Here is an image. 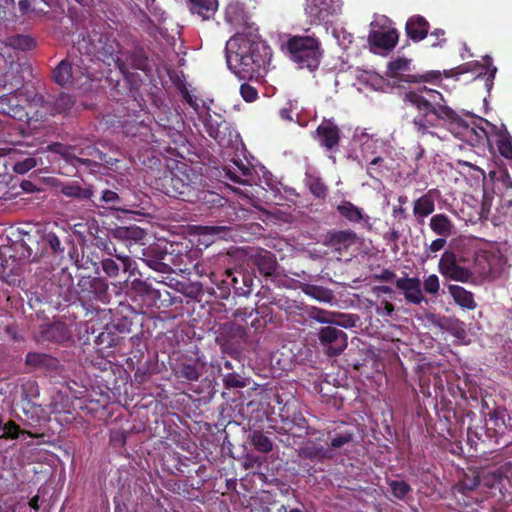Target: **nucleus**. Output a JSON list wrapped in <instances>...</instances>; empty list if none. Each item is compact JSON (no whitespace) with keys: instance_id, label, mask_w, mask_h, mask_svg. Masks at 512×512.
I'll use <instances>...</instances> for the list:
<instances>
[{"instance_id":"nucleus-1","label":"nucleus","mask_w":512,"mask_h":512,"mask_svg":"<svg viewBox=\"0 0 512 512\" xmlns=\"http://www.w3.org/2000/svg\"><path fill=\"white\" fill-rule=\"evenodd\" d=\"M421 92H424L425 95L416 92L406 94V100L419 112V115L414 118V123L418 128H429V126L437 125L438 121L458 128H484V124L490 128H497L495 124H491L488 120L469 111L462 110L461 113H458L449 106L442 105L443 95L436 90L424 86Z\"/></svg>"},{"instance_id":"nucleus-2","label":"nucleus","mask_w":512,"mask_h":512,"mask_svg":"<svg viewBox=\"0 0 512 512\" xmlns=\"http://www.w3.org/2000/svg\"><path fill=\"white\" fill-rule=\"evenodd\" d=\"M203 175L191 165L176 162L155 177L154 187L163 194L190 203L214 202L217 194L205 188Z\"/></svg>"},{"instance_id":"nucleus-3","label":"nucleus","mask_w":512,"mask_h":512,"mask_svg":"<svg viewBox=\"0 0 512 512\" xmlns=\"http://www.w3.org/2000/svg\"><path fill=\"white\" fill-rule=\"evenodd\" d=\"M229 69L242 80L262 82L268 72V48L245 34H236L226 44Z\"/></svg>"},{"instance_id":"nucleus-4","label":"nucleus","mask_w":512,"mask_h":512,"mask_svg":"<svg viewBox=\"0 0 512 512\" xmlns=\"http://www.w3.org/2000/svg\"><path fill=\"white\" fill-rule=\"evenodd\" d=\"M76 49L80 54L86 55L88 61L94 57L108 66L114 65L123 74L127 72V61L124 60L125 47L109 30L94 31L88 39L78 41Z\"/></svg>"},{"instance_id":"nucleus-5","label":"nucleus","mask_w":512,"mask_h":512,"mask_svg":"<svg viewBox=\"0 0 512 512\" xmlns=\"http://www.w3.org/2000/svg\"><path fill=\"white\" fill-rule=\"evenodd\" d=\"M287 51L290 59L300 69L314 72L318 69L323 57L320 40L315 36H293L287 41Z\"/></svg>"},{"instance_id":"nucleus-6","label":"nucleus","mask_w":512,"mask_h":512,"mask_svg":"<svg viewBox=\"0 0 512 512\" xmlns=\"http://www.w3.org/2000/svg\"><path fill=\"white\" fill-rule=\"evenodd\" d=\"M187 130H149L145 134L146 144L143 149L152 150L161 155L169 154L171 156H183L182 149L186 148L187 136L184 134Z\"/></svg>"},{"instance_id":"nucleus-7","label":"nucleus","mask_w":512,"mask_h":512,"mask_svg":"<svg viewBox=\"0 0 512 512\" xmlns=\"http://www.w3.org/2000/svg\"><path fill=\"white\" fill-rule=\"evenodd\" d=\"M218 296L227 299L231 290L238 296H249L253 291L254 277L250 272L242 270L225 269L221 275L214 276Z\"/></svg>"},{"instance_id":"nucleus-8","label":"nucleus","mask_w":512,"mask_h":512,"mask_svg":"<svg viewBox=\"0 0 512 512\" xmlns=\"http://www.w3.org/2000/svg\"><path fill=\"white\" fill-rule=\"evenodd\" d=\"M92 71L85 63V59L79 58L75 62L62 60L53 70L55 82L62 87L80 88L91 78Z\"/></svg>"},{"instance_id":"nucleus-9","label":"nucleus","mask_w":512,"mask_h":512,"mask_svg":"<svg viewBox=\"0 0 512 512\" xmlns=\"http://www.w3.org/2000/svg\"><path fill=\"white\" fill-rule=\"evenodd\" d=\"M411 60L407 58H397L388 63V77L392 78L399 86L402 83H421L434 82L441 79L440 71H428L424 74H414L411 72Z\"/></svg>"},{"instance_id":"nucleus-10","label":"nucleus","mask_w":512,"mask_h":512,"mask_svg":"<svg viewBox=\"0 0 512 512\" xmlns=\"http://www.w3.org/2000/svg\"><path fill=\"white\" fill-rule=\"evenodd\" d=\"M505 263V258L499 252L481 250L474 256V273L484 279L494 280L502 275Z\"/></svg>"},{"instance_id":"nucleus-11","label":"nucleus","mask_w":512,"mask_h":512,"mask_svg":"<svg viewBox=\"0 0 512 512\" xmlns=\"http://www.w3.org/2000/svg\"><path fill=\"white\" fill-rule=\"evenodd\" d=\"M76 292L82 302L109 301L108 283L104 278L93 276H82L78 280Z\"/></svg>"},{"instance_id":"nucleus-12","label":"nucleus","mask_w":512,"mask_h":512,"mask_svg":"<svg viewBox=\"0 0 512 512\" xmlns=\"http://www.w3.org/2000/svg\"><path fill=\"white\" fill-rule=\"evenodd\" d=\"M327 447L333 458L340 455L345 446L354 442L355 429L351 424L335 422L333 426L326 429Z\"/></svg>"},{"instance_id":"nucleus-13","label":"nucleus","mask_w":512,"mask_h":512,"mask_svg":"<svg viewBox=\"0 0 512 512\" xmlns=\"http://www.w3.org/2000/svg\"><path fill=\"white\" fill-rule=\"evenodd\" d=\"M22 79H16L15 83H10V91L0 96V114L19 121H23L26 114V108L20 104L19 97L23 95L21 88Z\"/></svg>"},{"instance_id":"nucleus-14","label":"nucleus","mask_w":512,"mask_h":512,"mask_svg":"<svg viewBox=\"0 0 512 512\" xmlns=\"http://www.w3.org/2000/svg\"><path fill=\"white\" fill-rule=\"evenodd\" d=\"M325 325L318 330V340L327 355L338 356L348 345L347 334L333 325Z\"/></svg>"},{"instance_id":"nucleus-15","label":"nucleus","mask_w":512,"mask_h":512,"mask_svg":"<svg viewBox=\"0 0 512 512\" xmlns=\"http://www.w3.org/2000/svg\"><path fill=\"white\" fill-rule=\"evenodd\" d=\"M305 15L310 24L319 25L330 21L340 10L339 0H306Z\"/></svg>"},{"instance_id":"nucleus-16","label":"nucleus","mask_w":512,"mask_h":512,"mask_svg":"<svg viewBox=\"0 0 512 512\" xmlns=\"http://www.w3.org/2000/svg\"><path fill=\"white\" fill-rule=\"evenodd\" d=\"M439 272L446 279L468 283L472 279L473 272L466 267L461 266L454 252L445 251L438 264Z\"/></svg>"},{"instance_id":"nucleus-17","label":"nucleus","mask_w":512,"mask_h":512,"mask_svg":"<svg viewBox=\"0 0 512 512\" xmlns=\"http://www.w3.org/2000/svg\"><path fill=\"white\" fill-rule=\"evenodd\" d=\"M119 36L123 42L131 41L132 43V49L130 51L125 50L123 57L127 61V69L132 67L145 73H150L152 71V62L145 49L134 39L130 32L120 33Z\"/></svg>"},{"instance_id":"nucleus-18","label":"nucleus","mask_w":512,"mask_h":512,"mask_svg":"<svg viewBox=\"0 0 512 512\" xmlns=\"http://www.w3.org/2000/svg\"><path fill=\"white\" fill-rule=\"evenodd\" d=\"M306 314L310 320L320 324H329L337 328H350L355 326V319L349 314L332 312L316 306H308L306 308Z\"/></svg>"},{"instance_id":"nucleus-19","label":"nucleus","mask_w":512,"mask_h":512,"mask_svg":"<svg viewBox=\"0 0 512 512\" xmlns=\"http://www.w3.org/2000/svg\"><path fill=\"white\" fill-rule=\"evenodd\" d=\"M358 241V236L351 229L330 230L323 236L322 244L331 248L334 252L342 255L347 253L350 247Z\"/></svg>"},{"instance_id":"nucleus-20","label":"nucleus","mask_w":512,"mask_h":512,"mask_svg":"<svg viewBox=\"0 0 512 512\" xmlns=\"http://www.w3.org/2000/svg\"><path fill=\"white\" fill-rule=\"evenodd\" d=\"M152 252L154 253L145 254V258L142 260L149 268L157 272L164 274L171 273L174 271L171 264L179 267L182 263V255H177L174 258L172 253L167 252L166 250L153 249Z\"/></svg>"},{"instance_id":"nucleus-21","label":"nucleus","mask_w":512,"mask_h":512,"mask_svg":"<svg viewBox=\"0 0 512 512\" xmlns=\"http://www.w3.org/2000/svg\"><path fill=\"white\" fill-rule=\"evenodd\" d=\"M72 339V330L62 322L55 321L50 324L42 325L39 329L38 341H50L58 344L68 342Z\"/></svg>"},{"instance_id":"nucleus-22","label":"nucleus","mask_w":512,"mask_h":512,"mask_svg":"<svg viewBox=\"0 0 512 512\" xmlns=\"http://www.w3.org/2000/svg\"><path fill=\"white\" fill-rule=\"evenodd\" d=\"M25 108L27 115L22 122H26L30 127L33 123H44L48 120L49 116L54 115L52 103L44 101L42 97L33 99Z\"/></svg>"},{"instance_id":"nucleus-23","label":"nucleus","mask_w":512,"mask_h":512,"mask_svg":"<svg viewBox=\"0 0 512 512\" xmlns=\"http://www.w3.org/2000/svg\"><path fill=\"white\" fill-rule=\"evenodd\" d=\"M487 138L490 147H496L499 154L512 160V136L508 130H480Z\"/></svg>"},{"instance_id":"nucleus-24","label":"nucleus","mask_w":512,"mask_h":512,"mask_svg":"<svg viewBox=\"0 0 512 512\" xmlns=\"http://www.w3.org/2000/svg\"><path fill=\"white\" fill-rule=\"evenodd\" d=\"M396 287L403 292L407 303L419 305L425 300L421 281L417 277H402L395 280Z\"/></svg>"},{"instance_id":"nucleus-25","label":"nucleus","mask_w":512,"mask_h":512,"mask_svg":"<svg viewBox=\"0 0 512 512\" xmlns=\"http://www.w3.org/2000/svg\"><path fill=\"white\" fill-rule=\"evenodd\" d=\"M250 259L260 275L264 277H273L276 275L278 263L276 256L272 252L259 249Z\"/></svg>"},{"instance_id":"nucleus-26","label":"nucleus","mask_w":512,"mask_h":512,"mask_svg":"<svg viewBox=\"0 0 512 512\" xmlns=\"http://www.w3.org/2000/svg\"><path fill=\"white\" fill-rule=\"evenodd\" d=\"M399 33L396 28L387 31L371 30L368 35V43L371 47L391 51L397 45Z\"/></svg>"},{"instance_id":"nucleus-27","label":"nucleus","mask_w":512,"mask_h":512,"mask_svg":"<svg viewBox=\"0 0 512 512\" xmlns=\"http://www.w3.org/2000/svg\"><path fill=\"white\" fill-rule=\"evenodd\" d=\"M298 456L301 459L309 460L314 463H323L334 459L327 446L315 441H307L298 449Z\"/></svg>"},{"instance_id":"nucleus-28","label":"nucleus","mask_w":512,"mask_h":512,"mask_svg":"<svg viewBox=\"0 0 512 512\" xmlns=\"http://www.w3.org/2000/svg\"><path fill=\"white\" fill-rule=\"evenodd\" d=\"M93 204L95 207L103 208L105 210H112L117 212L130 211V205L127 203V201L116 191L111 189H104L101 192V196L98 201H93Z\"/></svg>"},{"instance_id":"nucleus-29","label":"nucleus","mask_w":512,"mask_h":512,"mask_svg":"<svg viewBox=\"0 0 512 512\" xmlns=\"http://www.w3.org/2000/svg\"><path fill=\"white\" fill-rule=\"evenodd\" d=\"M102 245V250L107 255L106 258H113L122 262L124 274L128 272L129 275H133L135 273V262L130 257L129 250L118 248L111 240L104 242Z\"/></svg>"},{"instance_id":"nucleus-30","label":"nucleus","mask_w":512,"mask_h":512,"mask_svg":"<svg viewBox=\"0 0 512 512\" xmlns=\"http://www.w3.org/2000/svg\"><path fill=\"white\" fill-rule=\"evenodd\" d=\"M25 364L34 369H43L48 372H57L60 368V362L56 357L39 352L27 353Z\"/></svg>"},{"instance_id":"nucleus-31","label":"nucleus","mask_w":512,"mask_h":512,"mask_svg":"<svg viewBox=\"0 0 512 512\" xmlns=\"http://www.w3.org/2000/svg\"><path fill=\"white\" fill-rule=\"evenodd\" d=\"M60 192L64 196L78 201L91 200L94 195L93 186L91 184L82 185L79 181H70L61 184Z\"/></svg>"},{"instance_id":"nucleus-32","label":"nucleus","mask_w":512,"mask_h":512,"mask_svg":"<svg viewBox=\"0 0 512 512\" xmlns=\"http://www.w3.org/2000/svg\"><path fill=\"white\" fill-rule=\"evenodd\" d=\"M145 236V232L142 228L131 225V226H118L112 230V237L123 244L126 250H129L130 246L136 244L142 240Z\"/></svg>"},{"instance_id":"nucleus-33","label":"nucleus","mask_w":512,"mask_h":512,"mask_svg":"<svg viewBox=\"0 0 512 512\" xmlns=\"http://www.w3.org/2000/svg\"><path fill=\"white\" fill-rule=\"evenodd\" d=\"M430 29L428 21L421 15L411 16L405 25L407 36L414 42H420L426 38Z\"/></svg>"},{"instance_id":"nucleus-34","label":"nucleus","mask_w":512,"mask_h":512,"mask_svg":"<svg viewBox=\"0 0 512 512\" xmlns=\"http://www.w3.org/2000/svg\"><path fill=\"white\" fill-rule=\"evenodd\" d=\"M508 464L483 472L480 476L481 486L490 490H498L502 493L504 480L507 479Z\"/></svg>"},{"instance_id":"nucleus-35","label":"nucleus","mask_w":512,"mask_h":512,"mask_svg":"<svg viewBox=\"0 0 512 512\" xmlns=\"http://www.w3.org/2000/svg\"><path fill=\"white\" fill-rule=\"evenodd\" d=\"M336 210L341 217L352 224L369 221V216L364 213L363 209L348 200L341 201Z\"/></svg>"},{"instance_id":"nucleus-36","label":"nucleus","mask_w":512,"mask_h":512,"mask_svg":"<svg viewBox=\"0 0 512 512\" xmlns=\"http://www.w3.org/2000/svg\"><path fill=\"white\" fill-rule=\"evenodd\" d=\"M448 292L453 298L454 302L465 310H474L477 307V303L474 299V295L471 291H468L460 285L450 284L448 286Z\"/></svg>"},{"instance_id":"nucleus-37","label":"nucleus","mask_w":512,"mask_h":512,"mask_svg":"<svg viewBox=\"0 0 512 512\" xmlns=\"http://www.w3.org/2000/svg\"><path fill=\"white\" fill-rule=\"evenodd\" d=\"M187 7L192 14L209 20L218 9V0H187Z\"/></svg>"},{"instance_id":"nucleus-38","label":"nucleus","mask_w":512,"mask_h":512,"mask_svg":"<svg viewBox=\"0 0 512 512\" xmlns=\"http://www.w3.org/2000/svg\"><path fill=\"white\" fill-rule=\"evenodd\" d=\"M313 138L326 151H338V146L341 139L339 130H315Z\"/></svg>"},{"instance_id":"nucleus-39","label":"nucleus","mask_w":512,"mask_h":512,"mask_svg":"<svg viewBox=\"0 0 512 512\" xmlns=\"http://www.w3.org/2000/svg\"><path fill=\"white\" fill-rule=\"evenodd\" d=\"M429 226L438 236L447 238L453 234L454 224L446 214H435L431 217Z\"/></svg>"},{"instance_id":"nucleus-40","label":"nucleus","mask_w":512,"mask_h":512,"mask_svg":"<svg viewBox=\"0 0 512 512\" xmlns=\"http://www.w3.org/2000/svg\"><path fill=\"white\" fill-rule=\"evenodd\" d=\"M299 288L305 295L322 303H331L334 299L332 290L323 286L301 283Z\"/></svg>"},{"instance_id":"nucleus-41","label":"nucleus","mask_w":512,"mask_h":512,"mask_svg":"<svg viewBox=\"0 0 512 512\" xmlns=\"http://www.w3.org/2000/svg\"><path fill=\"white\" fill-rule=\"evenodd\" d=\"M388 492L399 501H407L412 493L411 485L402 479H387Z\"/></svg>"},{"instance_id":"nucleus-42","label":"nucleus","mask_w":512,"mask_h":512,"mask_svg":"<svg viewBox=\"0 0 512 512\" xmlns=\"http://www.w3.org/2000/svg\"><path fill=\"white\" fill-rule=\"evenodd\" d=\"M435 210V203L430 192L424 194L414 201L413 213L416 218H425L432 214Z\"/></svg>"},{"instance_id":"nucleus-43","label":"nucleus","mask_w":512,"mask_h":512,"mask_svg":"<svg viewBox=\"0 0 512 512\" xmlns=\"http://www.w3.org/2000/svg\"><path fill=\"white\" fill-rule=\"evenodd\" d=\"M305 185L308 187L310 193L317 199L324 200L328 195L329 188L319 176L306 174Z\"/></svg>"},{"instance_id":"nucleus-44","label":"nucleus","mask_w":512,"mask_h":512,"mask_svg":"<svg viewBox=\"0 0 512 512\" xmlns=\"http://www.w3.org/2000/svg\"><path fill=\"white\" fill-rule=\"evenodd\" d=\"M6 44L13 49L30 51L36 46L34 38L29 35L16 34L7 38Z\"/></svg>"},{"instance_id":"nucleus-45","label":"nucleus","mask_w":512,"mask_h":512,"mask_svg":"<svg viewBox=\"0 0 512 512\" xmlns=\"http://www.w3.org/2000/svg\"><path fill=\"white\" fill-rule=\"evenodd\" d=\"M271 304L284 311L288 316L296 315L302 309V303L285 296L274 298Z\"/></svg>"},{"instance_id":"nucleus-46","label":"nucleus","mask_w":512,"mask_h":512,"mask_svg":"<svg viewBox=\"0 0 512 512\" xmlns=\"http://www.w3.org/2000/svg\"><path fill=\"white\" fill-rule=\"evenodd\" d=\"M22 433H25V431L17 423L12 420L3 422V419L0 417V439H17Z\"/></svg>"},{"instance_id":"nucleus-47","label":"nucleus","mask_w":512,"mask_h":512,"mask_svg":"<svg viewBox=\"0 0 512 512\" xmlns=\"http://www.w3.org/2000/svg\"><path fill=\"white\" fill-rule=\"evenodd\" d=\"M250 439L254 448L261 453H269L273 449L272 441L261 431H253Z\"/></svg>"},{"instance_id":"nucleus-48","label":"nucleus","mask_w":512,"mask_h":512,"mask_svg":"<svg viewBox=\"0 0 512 512\" xmlns=\"http://www.w3.org/2000/svg\"><path fill=\"white\" fill-rule=\"evenodd\" d=\"M101 268L103 272L112 279H117L121 272H123L122 262L113 258H102Z\"/></svg>"},{"instance_id":"nucleus-49","label":"nucleus","mask_w":512,"mask_h":512,"mask_svg":"<svg viewBox=\"0 0 512 512\" xmlns=\"http://www.w3.org/2000/svg\"><path fill=\"white\" fill-rule=\"evenodd\" d=\"M51 103L55 115L69 111L74 106L75 100L71 95L62 93Z\"/></svg>"},{"instance_id":"nucleus-50","label":"nucleus","mask_w":512,"mask_h":512,"mask_svg":"<svg viewBox=\"0 0 512 512\" xmlns=\"http://www.w3.org/2000/svg\"><path fill=\"white\" fill-rule=\"evenodd\" d=\"M18 9L20 11L21 16L25 15H33V16H45L48 11L38 7L35 3V0H19L18 1Z\"/></svg>"},{"instance_id":"nucleus-51","label":"nucleus","mask_w":512,"mask_h":512,"mask_svg":"<svg viewBox=\"0 0 512 512\" xmlns=\"http://www.w3.org/2000/svg\"><path fill=\"white\" fill-rule=\"evenodd\" d=\"M481 486L480 476L465 477L458 484L455 485L454 489L463 495H467L472 492L475 488Z\"/></svg>"},{"instance_id":"nucleus-52","label":"nucleus","mask_w":512,"mask_h":512,"mask_svg":"<svg viewBox=\"0 0 512 512\" xmlns=\"http://www.w3.org/2000/svg\"><path fill=\"white\" fill-rule=\"evenodd\" d=\"M39 395L38 386L35 382L29 381L22 386V404L23 412L27 415V406L31 405V397H37Z\"/></svg>"},{"instance_id":"nucleus-53","label":"nucleus","mask_w":512,"mask_h":512,"mask_svg":"<svg viewBox=\"0 0 512 512\" xmlns=\"http://www.w3.org/2000/svg\"><path fill=\"white\" fill-rule=\"evenodd\" d=\"M200 371L196 364L183 363L178 371V376L186 379L187 381H198L200 378Z\"/></svg>"},{"instance_id":"nucleus-54","label":"nucleus","mask_w":512,"mask_h":512,"mask_svg":"<svg viewBox=\"0 0 512 512\" xmlns=\"http://www.w3.org/2000/svg\"><path fill=\"white\" fill-rule=\"evenodd\" d=\"M96 344L100 349H107L116 346L119 342V337L111 331H103L96 337Z\"/></svg>"},{"instance_id":"nucleus-55","label":"nucleus","mask_w":512,"mask_h":512,"mask_svg":"<svg viewBox=\"0 0 512 512\" xmlns=\"http://www.w3.org/2000/svg\"><path fill=\"white\" fill-rule=\"evenodd\" d=\"M484 61L487 65V69L485 73L479 72L477 74L476 79H484L485 80V86L487 90L489 91L493 86V81L497 72V68L492 66L491 58L489 56H486L484 58Z\"/></svg>"},{"instance_id":"nucleus-56","label":"nucleus","mask_w":512,"mask_h":512,"mask_svg":"<svg viewBox=\"0 0 512 512\" xmlns=\"http://www.w3.org/2000/svg\"><path fill=\"white\" fill-rule=\"evenodd\" d=\"M223 384L226 389L245 388L249 382L246 378H243L239 374L232 372L224 376Z\"/></svg>"},{"instance_id":"nucleus-57","label":"nucleus","mask_w":512,"mask_h":512,"mask_svg":"<svg viewBox=\"0 0 512 512\" xmlns=\"http://www.w3.org/2000/svg\"><path fill=\"white\" fill-rule=\"evenodd\" d=\"M13 250L17 253L20 261H36V255H33L32 249L23 241L15 243Z\"/></svg>"},{"instance_id":"nucleus-58","label":"nucleus","mask_w":512,"mask_h":512,"mask_svg":"<svg viewBox=\"0 0 512 512\" xmlns=\"http://www.w3.org/2000/svg\"><path fill=\"white\" fill-rule=\"evenodd\" d=\"M267 310V307L260 308H238L234 312V317L240 321L247 322L254 314H264Z\"/></svg>"},{"instance_id":"nucleus-59","label":"nucleus","mask_w":512,"mask_h":512,"mask_svg":"<svg viewBox=\"0 0 512 512\" xmlns=\"http://www.w3.org/2000/svg\"><path fill=\"white\" fill-rule=\"evenodd\" d=\"M195 273L200 277H207L209 281L216 286L214 276L221 275L222 271H214L205 263H196L194 266Z\"/></svg>"},{"instance_id":"nucleus-60","label":"nucleus","mask_w":512,"mask_h":512,"mask_svg":"<svg viewBox=\"0 0 512 512\" xmlns=\"http://www.w3.org/2000/svg\"><path fill=\"white\" fill-rule=\"evenodd\" d=\"M43 241L48 245L54 254L63 253L64 247L62 246L61 241L56 234L52 232L45 234Z\"/></svg>"},{"instance_id":"nucleus-61","label":"nucleus","mask_w":512,"mask_h":512,"mask_svg":"<svg viewBox=\"0 0 512 512\" xmlns=\"http://www.w3.org/2000/svg\"><path fill=\"white\" fill-rule=\"evenodd\" d=\"M446 243V238H436L431 242V244L428 247L425 248V257L427 259L434 258L436 256V253L445 247Z\"/></svg>"},{"instance_id":"nucleus-62","label":"nucleus","mask_w":512,"mask_h":512,"mask_svg":"<svg viewBox=\"0 0 512 512\" xmlns=\"http://www.w3.org/2000/svg\"><path fill=\"white\" fill-rule=\"evenodd\" d=\"M423 288L426 293L436 295L440 289L439 278L436 274H431L425 278Z\"/></svg>"},{"instance_id":"nucleus-63","label":"nucleus","mask_w":512,"mask_h":512,"mask_svg":"<svg viewBox=\"0 0 512 512\" xmlns=\"http://www.w3.org/2000/svg\"><path fill=\"white\" fill-rule=\"evenodd\" d=\"M37 161L33 157H28L24 159L23 161H18L14 164L13 170L17 174H25L34 167H36Z\"/></svg>"},{"instance_id":"nucleus-64","label":"nucleus","mask_w":512,"mask_h":512,"mask_svg":"<svg viewBox=\"0 0 512 512\" xmlns=\"http://www.w3.org/2000/svg\"><path fill=\"white\" fill-rule=\"evenodd\" d=\"M240 94L246 102H253L258 97L257 89L248 83H243L240 86Z\"/></svg>"}]
</instances>
